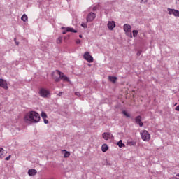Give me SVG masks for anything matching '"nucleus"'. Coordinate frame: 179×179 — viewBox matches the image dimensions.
<instances>
[{"label":"nucleus","mask_w":179,"mask_h":179,"mask_svg":"<svg viewBox=\"0 0 179 179\" xmlns=\"http://www.w3.org/2000/svg\"><path fill=\"white\" fill-rule=\"evenodd\" d=\"M122 113L127 117V118H131V115L127 112V110H122Z\"/></svg>","instance_id":"nucleus-22"},{"label":"nucleus","mask_w":179,"mask_h":179,"mask_svg":"<svg viewBox=\"0 0 179 179\" xmlns=\"http://www.w3.org/2000/svg\"><path fill=\"white\" fill-rule=\"evenodd\" d=\"M83 58L85 61H87V62H93V56L90 55V52H85L84 53Z\"/></svg>","instance_id":"nucleus-6"},{"label":"nucleus","mask_w":179,"mask_h":179,"mask_svg":"<svg viewBox=\"0 0 179 179\" xmlns=\"http://www.w3.org/2000/svg\"><path fill=\"white\" fill-rule=\"evenodd\" d=\"M127 143H128L129 146H135L136 145V141H128Z\"/></svg>","instance_id":"nucleus-19"},{"label":"nucleus","mask_w":179,"mask_h":179,"mask_svg":"<svg viewBox=\"0 0 179 179\" xmlns=\"http://www.w3.org/2000/svg\"><path fill=\"white\" fill-rule=\"evenodd\" d=\"M41 117L45 120V118H48L47 113L45 112L42 111L41 114Z\"/></svg>","instance_id":"nucleus-23"},{"label":"nucleus","mask_w":179,"mask_h":179,"mask_svg":"<svg viewBox=\"0 0 179 179\" xmlns=\"http://www.w3.org/2000/svg\"><path fill=\"white\" fill-rule=\"evenodd\" d=\"M62 92H59V93L57 94V96H62Z\"/></svg>","instance_id":"nucleus-35"},{"label":"nucleus","mask_w":179,"mask_h":179,"mask_svg":"<svg viewBox=\"0 0 179 179\" xmlns=\"http://www.w3.org/2000/svg\"><path fill=\"white\" fill-rule=\"evenodd\" d=\"M28 19L29 17L26 14H23V15L21 17V20H22V22H27Z\"/></svg>","instance_id":"nucleus-18"},{"label":"nucleus","mask_w":179,"mask_h":179,"mask_svg":"<svg viewBox=\"0 0 179 179\" xmlns=\"http://www.w3.org/2000/svg\"><path fill=\"white\" fill-rule=\"evenodd\" d=\"M39 94L41 97H43V99H48V97L50 96L51 94L47 89L41 88L39 90Z\"/></svg>","instance_id":"nucleus-4"},{"label":"nucleus","mask_w":179,"mask_h":179,"mask_svg":"<svg viewBox=\"0 0 179 179\" xmlns=\"http://www.w3.org/2000/svg\"><path fill=\"white\" fill-rule=\"evenodd\" d=\"M102 138L105 139V141H108V139H114V136H113V134L110 132H104L102 134Z\"/></svg>","instance_id":"nucleus-7"},{"label":"nucleus","mask_w":179,"mask_h":179,"mask_svg":"<svg viewBox=\"0 0 179 179\" xmlns=\"http://www.w3.org/2000/svg\"><path fill=\"white\" fill-rule=\"evenodd\" d=\"M117 146H119V148H125V144L122 143V140H120L117 143Z\"/></svg>","instance_id":"nucleus-21"},{"label":"nucleus","mask_w":179,"mask_h":179,"mask_svg":"<svg viewBox=\"0 0 179 179\" xmlns=\"http://www.w3.org/2000/svg\"><path fill=\"white\" fill-rule=\"evenodd\" d=\"M176 111H179V105L175 108Z\"/></svg>","instance_id":"nucleus-34"},{"label":"nucleus","mask_w":179,"mask_h":179,"mask_svg":"<svg viewBox=\"0 0 179 179\" xmlns=\"http://www.w3.org/2000/svg\"><path fill=\"white\" fill-rule=\"evenodd\" d=\"M115 27V21H108V29L109 30H114Z\"/></svg>","instance_id":"nucleus-11"},{"label":"nucleus","mask_w":179,"mask_h":179,"mask_svg":"<svg viewBox=\"0 0 179 179\" xmlns=\"http://www.w3.org/2000/svg\"><path fill=\"white\" fill-rule=\"evenodd\" d=\"M44 124H48V120L47 119H43Z\"/></svg>","instance_id":"nucleus-31"},{"label":"nucleus","mask_w":179,"mask_h":179,"mask_svg":"<svg viewBox=\"0 0 179 179\" xmlns=\"http://www.w3.org/2000/svg\"><path fill=\"white\" fill-rule=\"evenodd\" d=\"M37 174V170L36 169H29L28 170V175L30 177H33V176H36Z\"/></svg>","instance_id":"nucleus-14"},{"label":"nucleus","mask_w":179,"mask_h":179,"mask_svg":"<svg viewBox=\"0 0 179 179\" xmlns=\"http://www.w3.org/2000/svg\"><path fill=\"white\" fill-rule=\"evenodd\" d=\"M24 120L25 122L37 124V122H40V114L34 110H31L24 115Z\"/></svg>","instance_id":"nucleus-1"},{"label":"nucleus","mask_w":179,"mask_h":179,"mask_svg":"<svg viewBox=\"0 0 179 179\" xmlns=\"http://www.w3.org/2000/svg\"><path fill=\"white\" fill-rule=\"evenodd\" d=\"M135 122L137 124V125H139V127H143V122H142V116L138 115L135 117Z\"/></svg>","instance_id":"nucleus-9"},{"label":"nucleus","mask_w":179,"mask_h":179,"mask_svg":"<svg viewBox=\"0 0 179 179\" xmlns=\"http://www.w3.org/2000/svg\"><path fill=\"white\" fill-rule=\"evenodd\" d=\"M80 38H82V35H79Z\"/></svg>","instance_id":"nucleus-40"},{"label":"nucleus","mask_w":179,"mask_h":179,"mask_svg":"<svg viewBox=\"0 0 179 179\" xmlns=\"http://www.w3.org/2000/svg\"><path fill=\"white\" fill-rule=\"evenodd\" d=\"M176 177H178V178H176V179H179V173H178V174L176 175Z\"/></svg>","instance_id":"nucleus-38"},{"label":"nucleus","mask_w":179,"mask_h":179,"mask_svg":"<svg viewBox=\"0 0 179 179\" xmlns=\"http://www.w3.org/2000/svg\"><path fill=\"white\" fill-rule=\"evenodd\" d=\"M130 37H131V38H132V34H130Z\"/></svg>","instance_id":"nucleus-41"},{"label":"nucleus","mask_w":179,"mask_h":179,"mask_svg":"<svg viewBox=\"0 0 179 179\" xmlns=\"http://www.w3.org/2000/svg\"><path fill=\"white\" fill-rule=\"evenodd\" d=\"M148 2V0H141V3H146Z\"/></svg>","instance_id":"nucleus-28"},{"label":"nucleus","mask_w":179,"mask_h":179,"mask_svg":"<svg viewBox=\"0 0 179 179\" xmlns=\"http://www.w3.org/2000/svg\"><path fill=\"white\" fill-rule=\"evenodd\" d=\"M0 87L6 90L8 89V83L2 78H0Z\"/></svg>","instance_id":"nucleus-12"},{"label":"nucleus","mask_w":179,"mask_h":179,"mask_svg":"<svg viewBox=\"0 0 179 179\" xmlns=\"http://www.w3.org/2000/svg\"><path fill=\"white\" fill-rule=\"evenodd\" d=\"M106 166H111V164L109 163L108 162H106Z\"/></svg>","instance_id":"nucleus-37"},{"label":"nucleus","mask_w":179,"mask_h":179,"mask_svg":"<svg viewBox=\"0 0 179 179\" xmlns=\"http://www.w3.org/2000/svg\"><path fill=\"white\" fill-rule=\"evenodd\" d=\"M123 27H124V31H125V33L131 32V27L129 24H124Z\"/></svg>","instance_id":"nucleus-13"},{"label":"nucleus","mask_w":179,"mask_h":179,"mask_svg":"<svg viewBox=\"0 0 179 179\" xmlns=\"http://www.w3.org/2000/svg\"><path fill=\"white\" fill-rule=\"evenodd\" d=\"M64 152V157L66 158V157H69V156H71V152H69V151L66 150H63Z\"/></svg>","instance_id":"nucleus-17"},{"label":"nucleus","mask_w":179,"mask_h":179,"mask_svg":"<svg viewBox=\"0 0 179 179\" xmlns=\"http://www.w3.org/2000/svg\"><path fill=\"white\" fill-rule=\"evenodd\" d=\"M66 29H64V31H63V32H62V34H66Z\"/></svg>","instance_id":"nucleus-36"},{"label":"nucleus","mask_w":179,"mask_h":179,"mask_svg":"<svg viewBox=\"0 0 179 179\" xmlns=\"http://www.w3.org/2000/svg\"><path fill=\"white\" fill-rule=\"evenodd\" d=\"M101 150L103 152H107V150H108V145H107V144H103L101 146Z\"/></svg>","instance_id":"nucleus-16"},{"label":"nucleus","mask_w":179,"mask_h":179,"mask_svg":"<svg viewBox=\"0 0 179 179\" xmlns=\"http://www.w3.org/2000/svg\"><path fill=\"white\" fill-rule=\"evenodd\" d=\"M62 79L64 80V82H69V78H68V76L64 75V73L63 74H62Z\"/></svg>","instance_id":"nucleus-20"},{"label":"nucleus","mask_w":179,"mask_h":179,"mask_svg":"<svg viewBox=\"0 0 179 179\" xmlns=\"http://www.w3.org/2000/svg\"><path fill=\"white\" fill-rule=\"evenodd\" d=\"M62 30H66V31L67 32H70V33H78L77 30H75L73 28L71 27H62Z\"/></svg>","instance_id":"nucleus-10"},{"label":"nucleus","mask_w":179,"mask_h":179,"mask_svg":"<svg viewBox=\"0 0 179 179\" xmlns=\"http://www.w3.org/2000/svg\"><path fill=\"white\" fill-rule=\"evenodd\" d=\"M12 155H9L8 157L5 158V160H10V157Z\"/></svg>","instance_id":"nucleus-29"},{"label":"nucleus","mask_w":179,"mask_h":179,"mask_svg":"<svg viewBox=\"0 0 179 179\" xmlns=\"http://www.w3.org/2000/svg\"><path fill=\"white\" fill-rule=\"evenodd\" d=\"M132 33H133V37H136V36H138V30H133Z\"/></svg>","instance_id":"nucleus-25"},{"label":"nucleus","mask_w":179,"mask_h":179,"mask_svg":"<svg viewBox=\"0 0 179 179\" xmlns=\"http://www.w3.org/2000/svg\"><path fill=\"white\" fill-rule=\"evenodd\" d=\"M62 75H64V73L61 72L59 70H55V71L52 73V78L54 79L55 82L58 83V82H61V79L64 78Z\"/></svg>","instance_id":"nucleus-2"},{"label":"nucleus","mask_w":179,"mask_h":179,"mask_svg":"<svg viewBox=\"0 0 179 179\" xmlns=\"http://www.w3.org/2000/svg\"><path fill=\"white\" fill-rule=\"evenodd\" d=\"M76 43V44H80V39H77Z\"/></svg>","instance_id":"nucleus-32"},{"label":"nucleus","mask_w":179,"mask_h":179,"mask_svg":"<svg viewBox=\"0 0 179 179\" xmlns=\"http://www.w3.org/2000/svg\"><path fill=\"white\" fill-rule=\"evenodd\" d=\"M169 15H173L176 17H179V10L174 8H167Z\"/></svg>","instance_id":"nucleus-5"},{"label":"nucleus","mask_w":179,"mask_h":179,"mask_svg":"<svg viewBox=\"0 0 179 179\" xmlns=\"http://www.w3.org/2000/svg\"><path fill=\"white\" fill-rule=\"evenodd\" d=\"M75 94H76V96H80V92H75Z\"/></svg>","instance_id":"nucleus-33"},{"label":"nucleus","mask_w":179,"mask_h":179,"mask_svg":"<svg viewBox=\"0 0 179 179\" xmlns=\"http://www.w3.org/2000/svg\"><path fill=\"white\" fill-rule=\"evenodd\" d=\"M140 135L141 136V139L143 141H145V142H148L150 141V134L149 132L146 130H142L140 133Z\"/></svg>","instance_id":"nucleus-3"},{"label":"nucleus","mask_w":179,"mask_h":179,"mask_svg":"<svg viewBox=\"0 0 179 179\" xmlns=\"http://www.w3.org/2000/svg\"><path fill=\"white\" fill-rule=\"evenodd\" d=\"M81 26H82V27H84V29L87 28V24H86L85 23L81 24Z\"/></svg>","instance_id":"nucleus-27"},{"label":"nucleus","mask_w":179,"mask_h":179,"mask_svg":"<svg viewBox=\"0 0 179 179\" xmlns=\"http://www.w3.org/2000/svg\"><path fill=\"white\" fill-rule=\"evenodd\" d=\"M96 19V13L91 12L87 16V22H93Z\"/></svg>","instance_id":"nucleus-8"},{"label":"nucleus","mask_w":179,"mask_h":179,"mask_svg":"<svg viewBox=\"0 0 179 179\" xmlns=\"http://www.w3.org/2000/svg\"><path fill=\"white\" fill-rule=\"evenodd\" d=\"M14 41H16V38H14Z\"/></svg>","instance_id":"nucleus-42"},{"label":"nucleus","mask_w":179,"mask_h":179,"mask_svg":"<svg viewBox=\"0 0 179 179\" xmlns=\"http://www.w3.org/2000/svg\"><path fill=\"white\" fill-rule=\"evenodd\" d=\"M142 54V50H140L137 52V56L139 57Z\"/></svg>","instance_id":"nucleus-30"},{"label":"nucleus","mask_w":179,"mask_h":179,"mask_svg":"<svg viewBox=\"0 0 179 179\" xmlns=\"http://www.w3.org/2000/svg\"><path fill=\"white\" fill-rule=\"evenodd\" d=\"M15 43H16V45H19V42H16V41H15Z\"/></svg>","instance_id":"nucleus-39"},{"label":"nucleus","mask_w":179,"mask_h":179,"mask_svg":"<svg viewBox=\"0 0 179 179\" xmlns=\"http://www.w3.org/2000/svg\"><path fill=\"white\" fill-rule=\"evenodd\" d=\"M57 44H61L62 43V36H59L57 41H56Z\"/></svg>","instance_id":"nucleus-24"},{"label":"nucleus","mask_w":179,"mask_h":179,"mask_svg":"<svg viewBox=\"0 0 179 179\" xmlns=\"http://www.w3.org/2000/svg\"><path fill=\"white\" fill-rule=\"evenodd\" d=\"M108 79L110 80V82H112V83H115V82H117V79H118V78L115 77V76H109Z\"/></svg>","instance_id":"nucleus-15"},{"label":"nucleus","mask_w":179,"mask_h":179,"mask_svg":"<svg viewBox=\"0 0 179 179\" xmlns=\"http://www.w3.org/2000/svg\"><path fill=\"white\" fill-rule=\"evenodd\" d=\"M3 150V149L2 148H0V153L1 152H2ZM0 158L1 159H3V155L2 154H0Z\"/></svg>","instance_id":"nucleus-26"}]
</instances>
